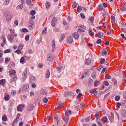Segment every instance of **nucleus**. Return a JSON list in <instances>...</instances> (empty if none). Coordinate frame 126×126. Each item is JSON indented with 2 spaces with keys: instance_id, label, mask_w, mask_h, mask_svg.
<instances>
[{
  "instance_id": "obj_29",
  "label": "nucleus",
  "mask_w": 126,
  "mask_h": 126,
  "mask_svg": "<svg viewBox=\"0 0 126 126\" xmlns=\"http://www.w3.org/2000/svg\"><path fill=\"white\" fill-rule=\"evenodd\" d=\"M93 81V80L91 78H89L88 81V85H90L92 83Z\"/></svg>"
},
{
  "instance_id": "obj_7",
  "label": "nucleus",
  "mask_w": 126,
  "mask_h": 126,
  "mask_svg": "<svg viewBox=\"0 0 126 126\" xmlns=\"http://www.w3.org/2000/svg\"><path fill=\"white\" fill-rule=\"evenodd\" d=\"M34 106L33 104H29L27 107V110L28 111H30L33 109Z\"/></svg>"
},
{
  "instance_id": "obj_8",
  "label": "nucleus",
  "mask_w": 126,
  "mask_h": 126,
  "mask_svg": "<svg viewBox=\"0 0 126 126\" xmlns=\"http://www.w3.org/2000/svg\"><path fill=\"white\" fill-rule=\"evenodd\" d=\"M57 20V19L55 17H53L52 19L51 24V25L53 27L55 26Z\"/></svg>"
},
{
  "instance_id": "obj_16",
  "label": "nucleus",
  "mask_w": 126,
  "mask_h": 126,
  "mask_svg": "<svg viewBox=\"0 0 126 126\" xmlns=\"http://www.w3.org/2000/svg\"><path fill=\"white\" fill-rule=\"evenodd\" d=\"M14 36L12 35L9 34L8 35V38L9 40L10 41V42H12V40L13 39Z\"/></svg>"
},
{
  "instance_id": "obj_17",
  "label": "nucleus",
  "mask_w": 126,
  "mask_h": 126,
  "mask_svg": "<svg viewBox=\"0 0 126 126\" xmlns=\"http://www.w3.org/2000/svg\"><path fill=\"white\" fill-rule=\"evenodd\" d=\"M23 106L22 105H19L17 107V109L18 111H21L23 109Z\"/></svg>"
},
{
  "instance_id": "obj_36",
  "label": "nucleus",
  "mask_w": 126,
  "mask_h": 126,
  "mask_svg": "<svg viewBox=\"0 0 126 126\" xmlns=\"http://www.w3.org/2000/svg\"><path fill=\"white\" fill-rule=\"evenodd\" d=\"M5 82V80L4 79H2L0 80V85L4 84Z\"/></svg>"
},
{
  "instance_id": "obj_28",
  "label": "nucleus",
  "mask_w": 126,
  "mask_h": 126,
  "mask_svg": "<svg viewBox=\"0 0 126 126\" xmlns=\"http://www.w3.org/2000/svg\"><path fill=\"white\" fill-rule=\"evenodd\" d=\"M10 60V58L9 57H7L5 59V63L7 64V63L9 62Z\"/></svg>"
},
{
  "instance_id": "obj_63",
  "label": "nucleus",
  "mask_w": 126,
  "mask_h": 126,
  "mask_svg": "<svg viewBox=\"0 0 126 126\" xmlns=\"http://www.w3.org/2000/svg\"><path fill=\"white\" fill-rule=\"evenodd\" d=\"M101 43V40L100 39H99L96 41V43L97 44Z\"/></svg>"
},
{
  "instance_id": "obj_59",
  "label": "nucleus",
  "mask_w": 126,
  "mask_h": 126,
  "mask_svg": "<svg viewBox=\"0 0 126 126\" xmlns=\"http://www.w3.org/2000/svg\"><path fill=\"white\" fill-rule=\"evenodd\" d=\"M61 67H57V69L59 72H60L61 69Z\"/></svg>"
},
{
  "instance_id": "obj_9",
  "label": "nucleus",
  "mask_w": 126,
  "mask_h": 126,
  "mask_svg": "<svg viewBox=\"0 0 126 126\" xmlns=\"http://www.w3.org/2000/svg\"><path fill=\"white\" fill-rule=\"evenodd\" d=\"M54 58V56L53 55L51 54H49L48 55L47 60L52 61Z\"/></svg>"
},
{
  "instance_id": "obj_2",
  "label": "nucleus",
  "mask_w": 126,
  "mask_h": 126,
  "mask_svg": "<svg viewBox=\"0 0 126 126\" xmlns=\"http://www.w3.org/2000/svg\"><path fill=\"white\" fill-rule=\"evenodd\" d=\"M16 73L15 70H12L9 72V76L11 77L10 80V82H15L17 80V77L15 75Z\"/></svg>"
},
{
  "instance_id": "obj_43",
  "label": "nucleus",
  "mask_w": 126,
  "mask_h": 126,
  "mask_svg": "<svg viewBox=\"0 0 126 126\" xmlns=\"http://www.w3.org/2000/svg\"><path fill=\"white\" fill-rule=\"evenodd\" d=\"M89 34L91 36H92V35H93V32L92 31V30L91 29H89Z\"/></svg>"
},
{
  "instance_id": "obj_64",
  "label": "nucleus",
  "mask_w": 126,
  "mask_h": 126,
  "mask_svg": "<svg viewBox=\"0 0 126 126\" xmlns=\"http://www.w3.org/2000/svg\"><path fill=\"white\" fill-rule=\"evenodd\" d=\"M16 93V92L14 91H12L11 93V94L12 95H15Z\"/></svg>"
},
{
  "instance_id": "obj_18",
  "label": "nucleus",
  "mask_w": 126,
  "mask_h": 126,
  "mask_svg": "<svg viewBox=\"0 0 126 126\" xmlns=\"http://www.w3.org/2000/svg\"><path fill=\"white\" fill-rule=\"evenodd\" d=\"M91 63V60L90 58L86 59L85 60V63L87 65L90 64Z\"/></svg>"
},
{
  "instance_id": "obj_37",
  "label": "nucleus",
  "mask_w": 126,
  "mask_h": 126,
  "mask_svg": "<svg viewBox=\"0 0 126 126\" xmlns=\"http://www.w3.org/2000/svg\"><path fill=\"white\" fill-rule=\"evenodd\" d=\"M99 84V82L98 81L96 80L94 82V85L95 86H97Z\"/></svg>"
},
{
  "instance_id": "obj_41",
  "label": "nucleus",
  "mask_w": 126,
  "mask_h": 126,
  "mask_svg": "<svg viewBox=\"0 0 126 126\" xmlns=\"http://www.w3.org/2000/svg\"><path fill=\"white\" fill-rule=\"evenodd\" d=\"M102 53L103 55H106V54H107L106 50L105 49H104L102 52Z\"/></svg>"
},
{
  "instance_id": "obj_39",
  "label": "nucleus",
  "mask_w": 126,
  "mask_h": 126,
  "mask_svg": "<svg viewBox=\"0 0 126 126\" xmlns=\"http://www.w3.org/2000/svg\"><path fill=\"white\" fill-rule=\"evenodd\" d=\"M102 35V34L100 32L98 33L97 34V36H98V37L100 38H101L102 36L103 35Z\"/></svg>"
},
{
  "instance_id": "obj_60",
  "label": "nucleus",
  "mask_w": 126,
  "mask_h": 126,
  "mask_svg": "<svg viewBox=\"0 0 126 126\" xmlns=\"http://www.w3.org/2000/svg\"><path fill=\"white\" fill-rule=\"evenodd\" d=\"M22 31L24 32H28V30L26 28H24L22 29Z\"/></svg>"
},
{
  "instance_id": "obj_24",
  "label": "nucleus",
  "mask_w": 126,
  "mask_h": 126,
  "mask_svg": "<svg viewBox=\"0 0 126 126\" xmlns=\"http://www.w3.org/2000/svg\"><path fill=\"white\" fill-rule=\"evenodd\" d=\"M121 115L124 117H126V111H122L121 112Z\"/></svg>"
},
{
  "instance_id": "obj_4",
  "label": "nucleus",
  "mask_w": 126,
  "mask_h": 126,
  "mask_svg": "<svg viewBox=\"0 0 126 126\" xmlns=\"http://www.w3.org/2000/svg\"><path fill=\"white\" fill-rule=\"evenodd\" d=\"M73 95V93L71 91L66 92L65 93L64 96L66 98H70Z\"/></svg>"
},
{
  "instance_id": "obj_32",
  "label": "nucleus",
  "mask_w": 126,
  "mask_h": 126,
  "mask_svg": "<svg viewBox=\"0 0 126 126\" xmlns=\"http://www.w3.org/2000/svg\"><path fill=\"white\" fill-rule=\"evenodd\" d=\"M23 4H21L18 5L16 7V8L18 9H19L23 8Z\"/></svg>"
},
{
  "instance_id": "obj_33",
  "label": "nucleus",
  "mask_w": 126,
  "mask_h": 126,
  "mask_svg": "<svg viewBox=\"0 0 126 126\" xmlns=\"http://www.w3.org/2000/svg\"><path fill=\"white\" fill-rule=\"evenodd\" d=\"M111 22L112 23H113L115 22V18L114 16H111Z\"/></svg>"
},
{
  "instance_id": "obj_56",
  "label": "nucleus",
  "mask_w": 126,
  "mask_h": 126,
  "mask_svg": "<svg viewBox=\"0 0 126 126\" xmlns=\"http://www.w3.org/2000/svg\"><path fill=\"white\" fill-rule=\"evenodd\" d=\"M76 5V3L75 2H73L72 3V7L73 8H74Z\"/></svg>"
},
{
  "instance_id": "obj_21",
  "label": "nucleus",
  "mask_w": 126,
  "mask_h": 126,
  "mask_svg": "<svg viewBox=\"0 0 126 126\" xmlns=\"http://www.w3.org/2000/svg\"><path fill=\"white\" fill-rule=\"evenodd\" d=\"M14 62H11L9 64L8 66V68H13L14 67Z\"/></svg>"
},
{
  "instance_id": "obj_35",
  "label": "nucleus",
  "mask_w": 126,
  "mask_h": 126,
  "mask_svg": "<svg viewBox=\"0 0 126 126\" xmlns=\"http://www.w3.org/2000/svg\"><path fill=\"white\" fill-rule=\"evenodd\" d=\"M64 34H62L61 35V40H59L60 42H61L63 40L64 38Z\"/></svg>"
},
{
  "instance_id": "obj_1",
  "label": "nucleus",
  "mask_w": 126,
  "mask_h": 126,
  "mask_svg": "<svg viewBox=\"0 0 126 126\" xmlns=\"http://www.w3.org/2000/svg\"><path fill=\"white\" fill-rule=\"evenodd\" d=\"M71 112L70 110H67L65 111V118L64 121L67 125H69L70 123V122L69 121V116L71 115Z\"/></svg>"
},
{
  "instance_id": "obj_13",
  "label": "nucleus",
  "mask_w": 126,
  "mask_h": 126,
  "mask_svg": "<svg viewBox=\"0 0 126 126\" xmlns=\"http://www.w3.org/2000/svg\"><path fill=\"white\" fill-rule=\"evenodd\" d=\"M108 118L110 120L111 122L114 119L113 114L111 113L110 115L108 116Z\"/></svg>"
},
{
  "instance_id": "obj_55",
  "label": "nucleus",
  "mask_w": 126,
  "mask_h": 126,
  "mask_svg": "<svg viewBox=\"0 0 126 126\" xmlns=\"http://www.w3.org/2000/svg\"><path fill=\"white\" fill-rule=\"evenodd\" d=\"M9 30L10 32V33L11 34V35H13L14 33L13 31L11 29H10Z\"/></svg>"
},
{
  "instance_id": "obj_12",
  "label": "nucleus",
  "mask_w": 126,
  "mask_h": 126,
  "mask_svg": "<svg viewBox=\"0 0 126 126\" xmlns=\"http://www.w3.org/2000/svg\"><path fill=\"white\" fill-rule=\"evenodd\" d=\"M126 1L124 2L122 5V7L121 8V10L122 11H125L126 10Z\"/></svg>"
},
{
  "instance_id": "obj_42",
  "label": "nucleus",
  "mask_w": 126,
  "mask_h": 126,
  "mask_svg": "<svg viewBox=\"0 0 126 126\" xmlns=\"http://www.w3.org/2000/svg\"><path fill=\"white\" fill-rule=\"evenodd\" d=\"M112 81L115 85H117V80L115 79H112Z\"/></svg>"
},
{
  "instance_id": "obj_15",
  "label": "nucleus",
  "mask_w": 126,
  "mask_h": 126,
  "mask_svg": "<svg viewBox=\"0 0 126 126\" xmlns=\"http://www.w3.org/2000/svg\"><path fill=\"white\" fill-rule=\"evenodd\" d=\"M20 114H17L16 119L14 120L12 123V125H13L15 123H16L18 121V120L19 119Z\"/></svg>"
},
{
  "instance_id": "obj_44",
  "label": "nucleus",
  "mask_w": 126,
  "mask_h": 126,
  "mask_svg": "<svg viewBox=\"0 0 126 126\" xmlns=\"http://www.w3.org/2000/svg\"><path fill=\"white\" fill-rule=\"evenodd\" d=\"M23 46H24V45H23V44H20L19 46V48H18L19 49L21 50L22 49Z\"/></svg>"
},
{
  "instance_id": "obj_50",
  "label": "nucleus",
  "mask_w": 126,
  "mask_h": 126,
  "mask_svg": "<svg viewBox=\"0 0 126 126\" xmlns=\"http://www.w3.org/2000/svg\"><path fill=\"white\" fill-rule=\"evenodd\" d=\"M3 120L4 121H6L7 120V118L5 116H3L2 118Z\"/></svg>"
},
{
  "instance_id": "obj_14",
  "label": "nucleus",
  "mask_w": 126,
  "mask_h": 126,
  "mask_svg": "<svg viewBox=\"0 0 126 126\" xmlns=\"http://www.w3.org/2000/svg\"><path fill=\"white\" fill-rule=\"evenodd\" d=\"M67 42L69 44H71L73 41L72 37L71 36H69L67 38Z\"/></svg>"
},
{
  "instance_id": "obj_38",
  "label": "nucleus",
  "mask_w": 126,
  "mask_h": 126,
  "mask_svg": "<svg viewBox=\"0 0 126 126\" xmlns=\"http://www.w3.org/2000/svg\"><path fill=\"white\" fill-rule=\"evenodd\" d=\"M24 58L23 57L21 58L20 60V62L21 63L23 64L24 63Z\"/></svg>"
},
{
  "instance_id": "obj_30",
  "label": "nucleus",
  "mask_w": 126,
  "mask_h": 126,
  "mask_svg": "<svg viewBox=\"0 0 126 126\" xmlns=\"http://www.w3.org/2000/svg\"><path fill=\"white\" fill-rule=\"evenodd\" d=\"M96 73L95 72H93L91 74V76L92 78L94 79H95L96 78Z\"/></svg>"
},
{
  "instance_id": "obj_34",
  "label": "nucleus",
  "mask_w": 126,
  "mask_h": 126,
  "mask_svg": "<svg viewBox=\"0 0 126 126\" xmlns=\"http://www.w3.org/2000/svg\"><path fill=\"white\" fill-rule=\"evenodd\" d=\"M57 105L58 107L61 108L63 106V104L62 103H59L57 104Z\"/></svg>"
},
{
  "instance_id": "obj_58",
  "label": "nucleus",
  "mask_w": 126,
  "mask_h": 126,
  "mask_svg": "<svg viewBox=\"0 0 126 126\" xmlns=\"http://www.w3.org/2000/svg\"><path fill=\"white\" fill-rule=\"evenodd\" d=\"M94 20V18L93 16L91 17L90 18L89 21L91 22H92Z\"/></svg>"
},
{
  "instance_id": "obj_31",
  "label": "nucleus",
  "mask_w": 126,
  "mask_h": 126,
  "mask_svg": "<svg viewBox=\"0 0 126 126\" xmlns=\"http://www.w3.org/2000/svg\"><path fill=\"white\" fill-rule=\"evenodd\" d=\"M102 119L103 121L105 122H107L108 121L107 118L106 116L102 117Z\"/></svg>"
},
{
  "instance_id": "obj_51",
  "label": "nucleus",
  "mask_w": 126,
  "mask_h": 126,
  "mask_svg": "<svg viewBox=\"0 0 126 126\" xmlns=\"http://www.w3.org/2000/svg\"><path fill=\"white\" fill-rule=\"evenodd\" d=\"M10 52V50L9 49H7L4 51V52L5 53H9Z\"/></svg>"
},
{
  "instance_id": "obj_53",
  "label": "nucleus",
  "mask_w": 126,
  "mask_h": 126,
  "mask_svg": "<svg viewBox=\"0 0 126 126\" xmlns=\"http://www.w3.org/2000/svg\"><path fill=\"white\" fill-rule=\"evenodd\" d=\"M21 50H20L19 49H18V50H16L15 51V53H17L18 54H20V53L21 52H20Z\"/></svg>"
},
{
  "instance_id": "obj_57",
  "label": "nucleus",
  "mask_w": 126,
  "mask_h": 126,
  "mask_svg": "<svg viewBox=\"0 0 126 126\" xmlns=\"http://www.w3.org/2000/svg\"><path fill=\"white\" fill-rule=\"evenodd\" d=\"M43 101L44 102L46 103L48 101V99L47 98L45 97L43 98Z\"/></svg>"
},
{
  "instance_id": "obj_45",
  "label": "nucleus",
  "mask_w": 126,
  "mask_h": 126,
  "mask_svg": "<svg viewBox=\"0 0 126 126\" xmlns=\"http://www.w3.org/2000/svg\"><path fill=\"white\" fill-rule=\"evenodd\" d=\"M50 3L49 2H47L46 4V7L47 8H48L50 6Z\"/></svg>"
},
{
  "instance_id": "obj_49",
  "label": "nucleus",
  "mask_w": 126,
  "mask_h": 126,
  "mask_svg": "<svg viewBox=\"0 0 126 126\" xmlns=\"http://www.w3.org/2000/svg\"><path fill=\"white\" fill-rule=\"evenodd\" d=\"M82 95V94L81 93H80L78 94V95H77V99H79L81 97Z\"/></svg>"
},
{
  "instance_id": "obj_52",
  "label": "nucleus",
  "mask_w": 126,
  "mask_h": 126,
  "mask_svg": "<svg viewBox=\"0 0 126 126\" xmlns=\"http://www.w3.org/2000/svg\"><path fill=\"white\" fill-rule=\"evenodd\" d=\"M54 119L57 122V124H58V119L57 116H55L54 117Z\"/></svg>"
},
{
  "instance_id": "obj_48",
  "label": "nucleus",
  "mask_w": 126,
  "mask_h": 126,
  "mask_svg": "<svg viewBox=\"0 0 126 126\" xmlns=\"http://www.w3.org/2000/svg\"><path fill=\"white\" fill-rule=\"evenodd\" d=\"M35 13L36 12L35 11L32 10L30 12V14L32 16H33L35 14Z\"/></svg>"
},
{
  "instance_id": "obj_54",
  "label": "nucleus",
  "mask_w": 126,
  "mask_h": 126,
  "mask_svg": "<svg viewBox=\"0 0 126 126\" xmlns=\"http://www.w3.org/2000/svg\"><path fill=\"white\" fill-rule=\"evenodd\" d=\"M26 3L27 4L29 5L31 3V0H26Z\"/></svg>"
},
{
  "instance_id": "obj_26",
  "label": "nucleus",
  "mask_w": 126,
  "mask_h": 126,
  "mask_svg": "<svg viewBox=\"0 0 126 126\" xmlns=\"http://www.w3.org/2000/svg\"><path fill=\"white\" fill-rule=\"evenodd\" d=\"M90 92L92 94H97V92L95 90L92 89L91 90Z\"/></svg>"
},
{
  "instance_id": "obj_62",
  "label": "nucleus",
  "mask_w": 126,
  "mask_h": 126,
  "mask_svg": "<svg viewBox=\"0 0 126 126\" xmlns=\"http://www.w3.org/2000/svg\"><path fill=\"white\" fill-rule=\"evenodd\" d=\"M29 36L28 35H27L25 37V39L26 41H28L29 40Z\"/></svg>"
},
{
  "instance_id": "obj_40",
  "label": "nucleus",
  "mask_w": 126,
  "mask_h": 126,
  "mask_svg": "<svg viewBox=\"0 0 126 126\" xmlns=\"http://www.w3.org/2000/svg\"><path fill=\"white\" fill-rule=\"evenodd\" d=\"M9 2L8 0H6L4 2V5H8L9 4Z\"/></svg>"
},
{
  "instance_id": "obj_23",
  "label": "nucleus",
  "mask_w": 126,
  "mask_h": 126,
  "mask_svg": "<svg viewBox=\"0 0 126 126\" xmlns=\"http://www.w3.org/2000/svg\"><path fill=\"white\" fill-rule=\"evenodd\" d=\"M95 117L96 118V122L99 121H100V119L99 116L98 114H96L95 115Z\"/></svg>"
},
{
  "instance_id": "obj_10",
  "label": "nucleus",
  "mask_w": 126,
  "mask_h": 126,
  "mask_svg": "<svg viewBox=\"0 0 126 126\" xmlns=\"http://www.w3.org/2000/svg\"><path fill=\"white\" fill-rule=\"evenodd\" d=\"M51 44L52 47V52H53L55 49L56 48V46L55 45V42L54 40H52L51 42Z\"/></svg>"
},
{
  "instance_id": "obj_25",
  "label": "nucleus",
  "mask_w": 126,
  "mask_h": 126,
  "mask_svg": "<svg viewBox=\"0 0 126 126\" xmlns=\"http://www.w3.org/2000/svg\"><path fill=\"white\" fill-rule=\"evenodd\" d=\"M24 78H23V80H25L26 79L27 75V71H25L23 73Z\"/></svg>"
},
{
  "instance_id": "obj_20",
  "label": "nucleus",
  "mask_w": 126,
  "mask_h": 126,
  "mask_svg": "<svg viewBox=\"0 0 126 126\" xmlns=\"http://www.w3.org/2000/svg\"><path fill=\"white\" fill-rule=\"evenodd\" d=\"M29 88V86L27 85H24L23 87L22 90L24 91H27L28 90Z\"/></svg>"
},
{
  "instance_id": "obj_47",
  "label": "nucleus",
  "mask_w": 126,
  "mask_h": 126,
  "mask_svg": "<svg viewBox=\"0 0 126 126\" xmlns=\"http://www.w3.org/2000/svg\"><path fill=\"white\" fill-rule=\"evenodd\" d=\"M120 97L119 96H117L115 98V99L116 101H118L119 100Z\"/></svg>"
},
{
  "instance_id": "obj_61",
  "label": "nucleus",
  "mask_w": 126,
  "mask_h": 126,
  "mask_svg": "<svg viewBox=\"0 0 126 126\" xmlns=\"http://www.w3.org/2000/svg\"><path fill=\"white\" fill-rule=\"evenodd\" d=\"M106 78L107 79H110L111 78V76L110 75H107L106 76Z\"/></svg>"
},
{
  "instance_id": "obj_46",
  "label": "nucleus",
  "mask_w": 126,
  "mask_h": 126,
  "mask_svg": "<svg viewBox=\"0 0 126 126\" xmlns=\"http://www.w3.org/2000/svg\"><path fill=\"white\" fill-rule=\"evenodd\" d=\"M97 124L99 126H102V123L100 122V121H98L96 122Z\"/></svg>"
},
{
  "instance_id": "obj_11",
  "label": "nucleus",
  "mask_w": 126,
  "mask_h": 126,
  "mask_svg": "<svg viewBox=\"0 0 126 126\" xmlns=\"http://www.w3.org/2000/svg\"><path fill=\"white\" fill-rule=\"evenodd\" d=\"M72 36L74 38L76 39L79 38V34L78 32H76L73 33Z\"/></svg>"
},
{
  "instance_id": "obj_27",
  "label": "nucleus",
  "mask_w": 126,
  "mask_h": 126,
  "mask_svg": "<svg viewBox=\"0 0 126 126\" xmlns=\"http://www.w3.org/2000/svg\"><path fill=\"white\" fill-rule=\"evenodd\" d=\"M50 73L49 71H47L46 73V76L47 78H48L50 76Z\"/></svg>"
},
{
  "instance_id": "obj_5",
  "label": "nucleus",
  "mask_w": 126,
  "mask_h": 126,
  "mask_svg": "<svg viewBox=\"0 0 126 126\" xmlns=\"http://www.w3.org/2000/svg\"><path fill=\"white\" fill-rule=\"evenodd\" d=\"M78 28V31L80 32L84 31L86 29V27L83 25L79 26Z\"/></svg>"
},
{
  "instance_id": "obj_19",
  "label": "nucleus",
  "mask_w": 126,
  "mask_h": 126,
  "mask_svg": "<svg viewBox=\"0 0 126 126\" xmlns=\"http://www.w3.org/2000/svg\"><path fill=\"white\" fill-rule=\"evenodd\" d=\"M9 95L7 93L5 94V95L4 97V99L6 101L8 100L9 99Z\"/></svg>"
},
{
  "instance_id": "obj_22",
  "label": "nucleus",
  "mask_w": 126,
  "mask_h": 126,
  "mask_svg": "<svg viewBox=\"0 0 126 126\" xmlns=\"http://www.w3.org/2000/svg\"><path fill=\"white\" fill-rule=\"evenodd\" d=\"M36 80L34 76H32L31 77L30 79V81L32 83L34 82V81H35Z\"/></svg>"
},
{
  "instance_id": "obj_6",
  "label": "nucleus",
  "mask_w": 126,
  "mask_h": 126,
  "mask_svg": "<svg viewBox=\"0 0 126 126\" xmlns=\"http://www.w3.org/2000/svg\"><path fill=\"white\" fill-rule=\"evenodd\" d=\"M86 9L85 8L82 7L81 6H78L77 10L78 12H79L81 11H82L83 12L86 11Z\"/></svg>"
},
{
  "instance_id": "obj_3",
  "label": "nucleus",
  "mask_w": 126,
  "mask_h": 126,
  "mask_svg": "<svg viewBox=\"0 0 126 126\" xmlns=\"http://www.w3.org/2000/svg\"><path fill=\"white\" fill-rule=\"evenodd\" d=\"M7 12H5L4 13V16H7L6 18V20L7 21H10L11 19L12 18L13 15L12 14H8L7 15Z\"/></svg>"
}]
</instances>
